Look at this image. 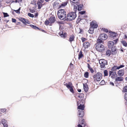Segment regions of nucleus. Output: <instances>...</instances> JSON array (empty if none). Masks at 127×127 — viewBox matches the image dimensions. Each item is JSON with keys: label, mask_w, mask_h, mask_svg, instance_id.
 <instances>
[{"label": "nucleus", "mask_w": 127, "mask_h": 127, "mask_svg": "<svg viewBox=\"0 0 127 127\" xmlns=\"http://www.w3.org/2000/svg\"><path fill=\"white\" fill-rule=\"evenodd\" d=\"M76 17V13L75 12H72L68 13L67 16V18L65 20L71 21L74 19Z\"/></svg>", "instance_id": "obj_1"}, {"label": "nucleus", "mask_w": 127, "mask_h": 127, "mask_svg": "<svg viewBox=\"0 0 127 127\" xmlns=\"http://www.w3.org/2000/svg\"><path fill=\"white\" fill-rule=\"evenodd\" d=\"M95 48L100 52H103L105 50L104 46L100 43H97L96 44Z\"/></svg>", "instance_id": "obj_2"}, {"label": "nucleus", "mask_w": 127, "mask_h": 127, "mask_svg": "<svg viewBox=\"0 0 127 127\" xmlns=\"http://www.w3.org/2000/svg\"><path fill=\"white\" fill-rule=\"evenodd\" d=\"M102 75L100 73L97 72L95 75L93 76L94 81L96 80L97 81H100L102 77Z\"/></svg>", "instance_id": "obj_3"}, {"label": "nucleus", "mask_w": 127, "mask_h": 127, "mask_svg": "<svg viewBox=\"0 0 127 127\" xmlns=\"http://www.w3.org/2000/svg\"><path fill=\"white\" fill-rule=\"evenodd\" d=\"M99 63L100 64L101 68H104L105 67V65L107 64V61L104 59H101L99 61Z\"/></svg>", "instance_id": "obj_4"}, {"label": "nucleus", "mask_w": 127, "mask_h": 127, "mask_svg": "<svg viewBox=\"0 0 127 127\" xmlns=\"http://www.w3.org/2000/svg\"><path fill=\"white\" fill-rule=\"evenodd\" d=\"M57 15L58 18L61 20H63L66 18V12L64 13H58Z\"/></svg>", "instance_id": "obj_5"}, {"label": "nucleus", "mask_w": 127, "mask_h": 127, "mask_svg": "<svg viewBox=\"0 0 127 127\" xmlns=\"http://www.w3.org/2000/svg\"><path fill=\"white\" fill-rule=\"evenodd\" d=\"M107 37L108 36L107 34L105 33H103L100 34L98 38L104 40L106 39L107 38Z\"/></svg>", "instance_id": "obj_6"}, {"label": "nucleus", "mask_w": 127, "mask_h": 127, "mask_svg": "<svg viewBox=\"0 0 127 127\" xmlns=\"http://www.w3.org/2000/svg\"><path fill=\"white\" fill-rule=\"evenodd\" d=\"M111 53L113 55L116 54L118 51V50L116 49V47L115 46L111 48Z\"/></svg>", "instance_id": "obj_7"}, {"label": "nucleus", "mask_w": 127, "mask_h": 127, "mask_svg": "<svg viewBox=\"0 0 127 127\" xmlns=\"http://www.w3.org/2000/svg\"><path fill=\"white\" fill-rule=\"evenodd\" d=\"M64 85L67 88L69 89L73 86L72 83L71 82H69L68 83L64 82Z\"/></svg>", "instance_id": "obj_8"}, {"label": "nucleus", "mask_w": 127, "mask_h": 127, "mask_svg": "<svg viewBox=\"0 0 127 127\" xmlns=\"http://www.w3.org/2000/svg\"><path fill=\"white\" fill-rule=\"evenodd\" d=\"M124 72L125 71L124 70H120L118 71V74L119 76L121 77L123 76L124 75Z\"/></svg>", "instance_id": "obj_9"}, {"label": "nucleus", "mask_w": 127, "mask_h": 127, "mask_svg": "<svg viewBox=\"0 0 127 127\" xmlns=\"http://www.w3.org/2000/svg\"><path fill=\"white\" fill-rule=\"evenodd\" d=\"M114 45V42L112 41H109L108 42V48H112Z\"/></svg>", "instance_id": "obj_10"}, {"label": "nucleus", "mask_w": 127, "mask_h": 127, "mask_svg": "<svg viewBox=\"0 0 127 127\" xmlns=\"http://www.w3.org/2000/svg\"><path fill=\"white\" fill-rule=\"evenodd\" d=\"M90 25L92 26L91 27L95 29L97 28L98 26L97 24L96 23L95 21L92 22L90 24Z\"/></svg>", "instance_id": "obj_11"}, {"label": "nucleus", "mask_w": 127, "mask_h": 127, "mask_svg": "<svg viewBox=\"0 0 127 127\" xmlns=\"http://www.w3.org/2000/svg\"><path fill=\"white\" fill-rule=\"evenodd\" d=\"M50 23L52 24L54 23L56 21V18L54 17H50L49 19Z\"/></svg>", "instance_id": "obj_12"}, {"label": "nucleus", "mask_w": 127, "mask_h": 127, "mask_svg": "<svg viewBox=\"0 0 127 127\" xmlns=\"http://www.w3.org/2000/svg\"><path fill=\"white\" fill-rule=\"evenodd\" d=\"M20 21L22 22L24 24H29V21H28L26 19L24 18H20Z\"/></svg>", "instance_id": "obj_13"}, {"label": "nucleus", "mask_w": 127, "mask_h": 127, "mask_svg": "<svg viewBox=\"0 0 127 127\" xmlns=\"http://www.w3.org/2000/svg\"><path fill=\"white\" fill-rule=\"evenodd\" d=\"M78 115H79V117H81V119H82V117H83L84 115V112L82 110H78Z\"/></svg>", "instance_id": "obj_14"}, {"label": "nucleus", "mask_w": 127, "mask_h": 127, "mask_svg": "<svg viewBox=\"0 0 127 127\" xmlns=\"http://www.w3.org/2000/svg\"><path fill=\"white\" fill-rule=\"evenodd\" d=\"M83 87L84 90L85 92H88L89 88H88V86L87 84L85 83V84H83Z\"/></svg>", "instance_id": "obj_15"}, {"label": "nucleus", "mask_w": 127, "mask_h": 127, "mask_svg": "<svg viewBox=\"0 0 127 127\" xmlns=\"http://www.w3.org/2000/svg\"><path fill=\"white\" fill-rule=\"evenodd\" d=\"M115 81L116 82L121 81H122L124 79V78L123 77H118L116 78Z\"/></svg>", "instance_id": "obj_16"}, {"label": "nucleus", "mask_w": 127, "mask_h": 127, "mask_svg": "<svg viewBox=\"0 0 127 127\" xmlns=\"http://www.w3.org/2000/svg\"><path fill=\"white\" fill-rule=\"evenodd\" d=\"M90 46V43L88 42H86L83 44V46L85 48H88Z\"/></svg>", "instance_id": "obj_17"}, {"label": "nucleus", "mask_w": 127, "mask_h": 127, "mask_svg": "<svg viewBox=\"0 0 127 127\" xmlns=\"http://www.w3.org/2000/svg\"><path fill=\"white\" fill-rule=\"evenodd\" d=\"M84 107L85 106L84 105H82L81 104L79 106H78V108L80 109V110L83 111L84 109Z\"/></svg>", "instance_id": "obj_18"}, {"label": "nucleus", "mask_w": 127, "mask_h": 127, "mask_svg": "<svg viewBox=\"0 0 127 127\" xmlns=\"http://www.w3.org/2000/svg\"><path fill=\"white\" fill-rule=\"evenodd\" d=\"M74 35H72L70 36L69 39V41L71 43L72 41L74 40Z\"/></svg>", "instance_id": "obj_19"}, {"label": "nucleus", "mask_w": 127, "mask_h": 127, "mask_svg": "<svg viewBox=\"0 0 127 127\" xmlns=\"http://www.w3.org/2000/svg\"><path fill=\"white\" fill-rule=\"evenodd\" d=\"M83 4H80L78 6L77 10L78 11L81 10L83 8Z\"/></svg>", "instance_id": "obj_20"}, {"label": "nucleus", "mask_w": 127, "mask_h": 127, "mask_svg": "<svg viewBox=\"0 0 127 127\" xmlns=\"http://www.w3.org/2000/svg\"><path fill=\"white\" fill-rule=\"evenodd\" d=\"M95 28L91 27L90 29L88 31L91 34H92L94 33V30Z\"/></svg>", "instance_id": "obj_21"}, {"label": "nucleus", "mask_w": 127, "mask_h": 127, "mask_svg": "<svg viewBox=\"0 0 127 127\" xmlns=\"http://www.w3.org/2000/svg\"><path fill=\"white\" fill-rule=\"evenodd\" d=\"M37 4L38 6V9H40L41 7L42 6V4L40 2V1H38Z\"/></svg>", "instance_id": "obj_22"}, {"label": "nucleus", "mask_w": 127, "mask_h": 127, "mask_svg": "<svg viewBox=\"0 0 127 127\" xmlns=\"http://www.w3.org/2000/svg\"><path fill=\"white\" fill-rule=\"evenodd\" d=\"M70 2L71 4H73V3H75L76 5H77V6H78L79 5H80V4H79V2H77V0L76 1V2H74L72 1H71V0H70Z\"/></svg>", "instance_id": "obj_23"}, {"label": "nucleus", "mask_w": 127, "mask_h": 127, "mask_svg": "<svg viewBox=\"0 0 127 127\" xmlns=\"http://www.w3.org/2000/svg\"><path fill=\"white\" fill-rule=\"evenodd\" d=\"M83 56V54L82 53V52L81 51H80L79 53V56L78 59H80Z\"/></svg>", "instance_id": "obj_24"}, {"label": "nucleus", "mask_w": 127, "mask_h": 127, "mask_svg": "<svg viewBox=\"0 0 127 127\" xmlns=\"http://www.w3.org/2000/svg\"><path fill=\"white\" fill-rule=\"evenodd\" d=\"M117 67L118 66H114L111 68V70L112 71H114L116 70L117 69H117Z\"/></svg>", "instance_id": "obj_25"}, {"label": "nucleus", "mask_w": 127, "mask_h": 127, "mask_svg": "<svg viewBox=\"0 0 127 127\" xmlns=\"http://www.w3.org/2000/svg\"><path fill=\"white\" fill-rule=\"evenodd\" d=\"M111 51L110 50H108L106 52V54L107 55L109 56L111 55Z\"/></svg>", "instance_id": "obj_26"}, {"label": "nucleus", "mask_w": 127, "mask_h": 127, "mask_svg": "<svg viewBox=\"0 0 127 127\" xmlns=\"http://www.w3.org/2000/svg\"><path fill=\"white\" fill-rule=\"evenodd\" d=\"M121 43L123 44V45L125 47L127 46V43L124 40L121 41Z\"/></svg>", "instance_id": "obj_27"}, {"label": "nucleus", "mask_w": 127, "mask_h": 127, "mask_svg": "<svg viewBox=\"0 0 127 127\" xmlns=\"http://www.w3.org/2000/svg\"><path fill=\"white\" fill-rule=\"evenodd\" d=\"M30 26L32 28L34 29H37L38 30L39 29V28L37 27H36L35 26H34V25H30Z\"/></svg>", "instance_id": "obj_28"}, {"label": "nucleus", "mask_w": 127, "mask_h": 127, "mask_svg": "<svg viewBox=\"0 0 127 127\" xmlns=\"http://www.w3.org/2000/svg\"><path fill=\"white\" fill-rule=\"evenodd\" d=\"M124 98L126 100V101L125 102V104L126 105H127V92H126L125 93Z\"/></svg>", "instance_id": "obj_29"}, {"label": "nucleus", "mask_w": 127, "mask_h": 127, "mask_svg": "<svg viewBox=\"0 0 127 127\" xmlns=\"http://www.w3.org/2000/svg\"><path fill=\"white\" fill-rule=\"evenodd\" d=\"M74 87V86H73L72 87L70 88L69 89L70 91L72 93H74V92L73 89V88Z\"/></svg>", "instance_id": "obj_30"}, {"label": "nucleus", "mask_w": 127, "mask_h": 127, "mask_svg": "<svg viewBox=\"0 0 127 127\" xmlns=\"http://www.w3.org/2000/svg\"><path fill=\"white\" fill-rule=\"evenodd\" d=\"M89 73L88 72H86L84 74V76L86 78H87L89 76Z\"/></svg>", "instance_id": "obj_31"}, {"label": "nucleus", "mask_w": 127, "mask_h": 127, "mask_svg": "<svg viewBox=\"0 0 127 127\" xmlns=\"http://www.w3.org/2000/svg\"><path fill=\"white\" fill-rule=\"evenodd\" d=\"M64 12H65V11L64 9H61L59 10L58 11V13H64Z\"/></svg>", "instance_id": "obj_32"}, {"label": "nucleus", "mask_w": 127, "mask_h": 127, "mask_svg": "<svg viewBox=\"0 0 127 127\" xmlns=\"http://www.w3.org/2000/svg\"><path fill=\"white\" fill-rule=\"evenodd\" d=\"M73 10L74 11V12H75L76 13V11H77V10H78L77 9V6H76L75 5H74V6Z\"/></svg>", "instance_id": "obj_33"}, {"label": "nucleus", "mask_w": 127, "mask_h": 127, "mask_svg": "<svg viewBox=\"0 0 127 127\" xmlns=\"http://www.w3.org/2000/svg\"><path fill=\"white\" fill-rule=\"evenodd\" d=\"M49 23H50L49 20H46L44 22L45 25H48Z\"/></svg>", "instance_id": "obj_34"}, {"label": "nucleus", "mask_w": 127, "mask_h": 127, "mask_svg": "<svg viewBox=\"0 0 127 127\" xmlns=\"http://www.w3.org/2000/svg\"><path fill=\"white\" fill-rule=\"evenodd\" d=\"M103 41L101 40V39L100 38H99L97 40V42L99 43H102Z\"/></svg>", "instance_id": "obj_35"}, {"label": "nucleus", "mask_w": 127, "mask_h": 127, "mask_svg": "<svg viewBox=\"0 0 127 127\" xmlns=\"http://www.w3.org/2000/svg\"><path fill=\"white\" fill-rule=\"evenodd\" d=\"M104 76H107L108 75V72L107 70H105L104 71Z\"/></svg>", "instance_id": "obj_36"}, {"label": "nucleus", "mask_w": 127, "mask_h": 127, "mask_svg": "<svg viewBox=\"0 0 127 127\" xmlns=\"http://www.w3.org/2000/svg\"><path fill=\"white\" fill-rule=\"evenodd\" d=\"M123 91L124 92H127V86L124 88Z\"/></svg>", "instance_id": "obj_37"}, {"label": "nucleus", "mask_w": 127, "mask_h": 127, "mask_svg": "<svg viewBox=\"0 0 127 127\" xmlns=\"http://www.w3.org/2000/svg\"><path fill=\"white\" fill-rule=\"evenodd\" d=\"M7 122V121L6 120L4 119H2L1 120V123H2L3 124H4L6 123Z\"/></svg>", "instance_id": "obj_38"}, {"label": "nucleus", "mask_w": 127, "mask_h": 127, "mask_svg": "<svg viewBox=\"0 0 127 127\" xmlns=\"http://www.w3.org/2000/svg\"><path fill=\"white\" fill-rule=\"evenodd\" d=\"M28 16L32 18H33L34 17V15L33 14H32L30 13H28Z\"/></svg>", "instance_id": "obj_39"}, {"label": "nucleus", "mask_w": 127, "mask_h": 127, "mask_svg": "<svg viewBox=\"0 0 127 127\" xmlns=\"http://www.w3.org/2000/svg\"><path fill=\"white\" fill-rule=\"evenodd\" d=\"M3 14L4 15V17H8L9 16V15L7 13L3 12Z\"/></svg>", "instance_id": "obj_40"}, {"label": "nucleus", "mask_w": 127, "mask_h": 127, "mask_svg": "<svg viewBox=\"0 0 127 127\" xmlns=\"http://www.w3.org/2000/svg\"><path fill=\"white\" fill-rule=\"evenodd\" d=\"M60 35L62 37H65L66 35L64 34L62 32L61 33V32L60 33Z\"/></svg>", "instance_id": "obj_41"}, {"label": "nucleus", "mask_w": 127, "mask_h": 127, "mask_svg": "<svg viewBox=\"0 0 127 127\" xmlns=\"http://www.w3.org/2000/svg\"><path fill=\"white\" fill-rule=\"evenodd\" d=\"M86 13V11H80L79 12V13L83 15L84 14Z\"/></svg>", "instance_id": "obj_42"}, {"label": "nucleus", "mask_w": 127, "mask_h": 127, "mask_svg": "<svg viewBox=\"0 0 127 127\" xmlns=\"http://www.w3.org/2000/svg\"><path fill=\"white\" fill-rule=\"evenodd\" d=\"M67 3H66V2H64V3H62L61 4V6L60 7H61V6H64L66 5L67 4Z\"/></svg>", "instance_id": "obj_43"}, {"label": "nucleus", "mask_w": 127, "mask_h": 127, "mask_svg": "<svg viewBox=\"0 0 127 127\" xmlns=\"http://www.w3.org/2000/svg\"><path fill=\"white\" fill-rule=\"evenodd\" d=\"M105 83V82L104 80H103L101 81L100 83V84L101 85H103Z\"/></svg>", "instance_id": "obj_44"}, {"label": "nucleus", "mask_w": 127, "mask_h": 127, "mask_svg": "<svg viewBox=\"0 0 127 127\" xmlns=\"http://www.w3.org/2000/svg\"><path fill=\"white\" fill-rule=\"evenodd\" d=\"M124 65H120L119 66H118L117 67V69H120V68H122L124 67Z\"/></svg>", "instance_id": "obj_45"}, {"label": "nucleus", "mask_w": 127, "mask_h": 127, "mask_svg": "<svg viewBox=\"0 0 127 127\" xmlns=\"http://www.w3.org/2000/svg\"><path fill=\"white\" fill-rule=\"evenodd\" d=\"M79 122L80 121V120H81L82 121H81V124H83L84 123V119H82H82H81H81H80V118H79Z\"/></svg>", "instance_id": "obj_46"}, {"label": "nucleus", "mask_w": 127, "mask_h": 127, "mask_svg": "<svg viewBox=\"0 0 127 127\" xmlns=\"http://www.w3.org/2000/svg\"><path fill=\"white\" fill-rule=\"evenodd\" d=\"M111 34L113 35H112L113 37H115L116 36V33L114 32H112Z\"/></svg>", "instance_id": "obj_47"}, {"label": "nucleus", "mask_w": 127, "mask_h": 127, "mask_svg": "<svg viewBox=\"0 0 127 127\" xmlns=\"http://www.w3.org/2000/svg\"><path fill=\"white\" fill-rule=\"evenodd\" d=\"M102 29L103 30V31L106 32H108V30L107 29H105V28H102Z\"/></svg>", "instance_id": "obj_48"}, {"label": "nucleus", "mask_w": 127, "mask_h": 127, "mask_svg": "<svg viewBox=\"0 0 127 127\" xmlns=\"http://www.w3.org/2000/svg\"><path fill=\"white\" fill-rule=\"evenodd\" d=\"M115 75H117L116 72H113L112 74V76H114ZM112 77V76H111V77Z\"/></svg>", "instance_id": "obj_49"}, {"label": "nucleus", "mask_w": 127, "mask_h": 127, "mask_svg": "<svg viewBox=\"0 0 127 127\" xmlns=\"http://www.w3.org/2000/svg\"><path fill=\"white\" fill-rule=\"evenodd\" d=\"M118 40V39H116L115 40H113L114 42H114V44H116L117 43V42Z\"/></svg>", "instance_id": "obj_50"}, {"label": "nucleus", "mask_w": 127, "mask_h": 127, "mask_svg": "<svg viewBox=\"0 0 127 127\" xmlns=\"http://www.w3.org/2000/svg\"><path fill=\"white\" fill-rule=\"evenodd\" d=\"M14 11L16 13L19 14L20 13V11H19L18 10H14Z\"/></svg>", "instance_id": "obj_51"}, {"label": "nucleus", "mask_w": 127, "mask_h": 127, "mask_svg": "<svg viewBox=\"0 0 127 127\" xmlns=\"http://www.w3.org/2000/svg\"><path fill=\"white\" fill-rule=\"evenodd\" d=\"M30 12L32 13H33L35 12V10L33 9H30Z\"/></svg>", "instance_id": "obj_52"}, {"label": "nucleus", "mask_w": 127, "mask_h": 127, "mask_svg": "<svg viewBox=\"0 0 127 127\" xmlns=\"http://www.w3.org/2000/svg\"><path fill=\"white\" fill-rule=\"evenodd\" d=\"M89 69L90 71L92 73H93L94 72V70L92 68H90Z\"/></svg>", "instance_id": "obj_53"}, {"label": "nucleus", "mask_w": 127, "mask_h": 127, "mask_svg": "<svg viewBox=\"0 0 127 127\" xmlns=\"http://www.w3.org/2000/svg\"><path fill=\"white\" fill-rule=\"evenodd\" d=\"M16 20L14 18H12V21L13 22L15 23L16 22Z\"/></svg>", "instance_id": "obj_54"}, {"label": "nucleus", "mask_w": 127, "mask_h": 127, "mask_svg": "<svg viewBox=\"0 0 127 127\" xmlns=\"http://www.w3.org/2000/svg\"><path fill=\"white\" fill-rule=\"evenodd\" d=\"M81 39L82 42H83L84 41H85L86 39L85 38L82 37L81 38Z\"/></svg>", "instance_id": "obj_55"}, {"label": "nucleus", "mask_w": 127, "mask_h": 127, "mask_svg": "<svg viewBox=\"0 0 127 127\" xmlns=\"http://www.w3.org/2000/svg\"><path fill=\"white\" fill-rule=\"evenodd\" d=\"M83 94H81V95H79L78 96V97L80 98H81V97H82V96H83Z\"/></svg>", "instance_id": "obj_56"}, {"label": "nucleus", "mask_w": 127, "mask_h": 127, "mask_svg": "<svg viewBox=\"0 0 127 127\" xmlns=\"http://www.w3.org/2000/svg\"><path fill=\"white\" fill-rule=\"evenodd\" d=\"M58 3L57 1H55L54 2V6H56L57 4H58Z\"/></svg>", "instance_id": "obj_57"}, {"label": "nucleus", "mask_w": 127, "mask_h": 127, "mask_svg": "<svg viewBox=\"0 0 127 127\" xmlns=\"http://www.w3.org/2000/svg\"><path fill=\"white\" fill-rule=\"evenodd\" d=\"M3 126L4 127H7L8 125L6 123L3 124Z\"/></svg>", "instance_id": "obj_58"}, {"label": "nucleus", "mask_w": 127, "mask_h": 127, "mask_svg": "<svg viewBox=\"0 0 127 127\" xmlns=\"http://www.w3.org/2000/svg\"><path fill=\"white\" fill-rule=\"evenodd\" d=\"M113 72V71H110L109 72V76H110L111 74H112V73Z\"/></svg>", "instance_id": "obj_59"}, {"label": "nucleus", "mask_w": 127, "mask_h": 127, "mask_svg": "<svg viewBox=\"0 0 127 127\" xmlns=\"http://www.w3.org/2000/svg\"><path fill=\"white\" fill-rule=\"evenodd\" d=\"M87 65H88V67L89 69H90V68H91V67L90 64H88Z\"/></svg>", "instance_id": "obj_60"}, {"label": "nucleus", "mask_w": 127, "mask_h": 127, "mask_svg": "<svg viewBox=\"0 0 127 127\" xmlns=\"http://www.w3.org/2000/svg\"><path fill=\"white\" fill-rule=\"evenodd\" d=\"M6 110L4 109H2L1 110V112H5L6 111Z\"/></svg>", "instance_id": "obj_61"}, {"label": "nucleus", "mask_w": 127, "mask_h": 127, "mask_svg": "<svg viewBox=\"0 0 127 127\" xmlns=\"http://www.w3.org/2000/svg\"><path fill=\"white\" fill-rule=\"evenodd\" d=\"M78 127H83L80 124H78Z\"/></svg>", "instance_id": "obj_62"}, {"label": "nucleus", "mask_w": 127, "mask_h": 127, "mask_svg": "<svg viewBox=\"0 0 127 127\" xmlns=\"http://www.w3.org/2000/svg\"><path fill=\"white\" fill-rule=\"evenodd\" d=\"M38 14L37 13H36L35 14V17H36L38 16Z\"/></svg>", "instance_id": "obj_63"}, {"label": "nucleus", "mask_w": 127, "mask_h": 127, "mask_svg": "<svg viewBox=\"0 0 127 127\" xmlns=\"http://www.w3.org/2000/svg\"><path fill=\"white\" fill-rule=\"evenodd\" d=\"M110 84L111 85H112L113 86L114 85V83L112 82H110Z\"/></svg>", "instance_id": "obj_64"}]
</instances>
